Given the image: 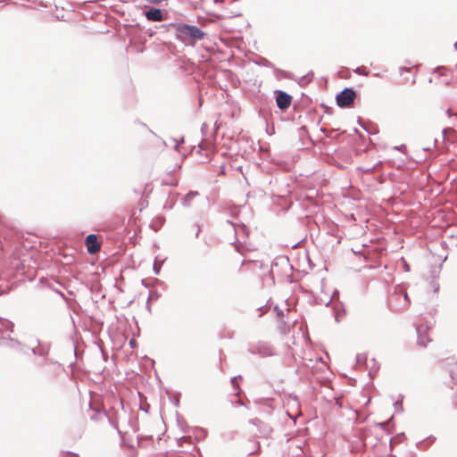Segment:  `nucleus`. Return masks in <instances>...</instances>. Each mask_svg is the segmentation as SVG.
I'll return each instance as SVG.
<instances>
[{"label":"nucleus","instance_id":"680f3d73","mask_svg":"<svg viewBox=\"0 0 457 457\" xmlns=\"http://www.w3.org/2000/svg\"><path fill=\"white\" fill-rule=\"evenodd\" d=\"M454 406L457 408V400L454 401Z\"/></svg>","mask_w":457,"mask_h":457},{"label":"nucleus","instance_id":"dca6fc26","mask_svg":"<svg viewBox=\"0 0 457 457\" xmlns=\"http://www.w3.org/2000/svg\"><path fill=\"white\" fill-rule=\"evenodd\" d=\"M0 323L5 330L10 332L13 331L14 324L11 320L4 318H0Z\"/></svg>","mask_w":457,"mask_h":457},{"label":"nucleus","instance_id":"c03bdc74","mask_svg":"<svg viewBox=\"0 0 457 457\" xmlns=\"http://www.w3.org/2000/svg\"><path fill=\"white\" fill-rule=\"evenodd\" d=\"M129 345H130L131 347H134L136 345V341L134 339H131L129 341Z\"/></svg>","mask_w":457,"mask_h":457},{"label":"nucleus","instance_id":"cd10ccee","mask_svg":"<svg viewBox=\"0 0 457 457\" xmlns=\"http://www.w3.org/2000/svg\"><path fill=\"white\" fill-rule=\"evenodd\" d=\"M8 339L10 340L12 346H20L21 345V342L16 338L9 337Z\"/></svg>","mask_w":457,"mask_h":457},{"label":"nucleus","instance_id":"c9c22d12","mask_svg":"<svg viewBox=\"0 0 457 457\" xmlns=\"http://www.w3.org/2000/svg\"><path fill=\"white\" fill-rule=\"evenodd\" d=\"M195 226H196V229H195V232H196V233H195V237H199V234H200V232H201V227H200V225H198V224H196Z\"/></svg>","mask_w":457,"mask_h":457},{"label":"nucleus","instance_id":"09e8293b","mask_svg":"<svg viewBox=\"0 0 457 457\" xmlns=\"http://www.w3.org/2000/svg\"><path fill=\"white\" fill-rule=\"evenodd\" d=\"M374 170V167L369 168L366 170L367 172H371Z\"/></svg>","mask_w":457,"mask_h":457},{"label":"nucleus","instance_id":"13d9d810","mask_svg":"<svg viewBox=\"0 0 457 457\" xmlns=\"http://www.w3.org/2000/svg\"><path fill=\"white\" fill-rule=\"evenodd\" d=\"M337 404H338L339 406H341L340 401H339L338 399H337Z\"/></svg>","mask_w":457,"mask_h":457},{"label":"nucleus","instance_id":"2eb2a0df","mask_svg":"<svg viewBox=\"0 0 457 457\" xmlns=\"http://www.w3.org/2000/svg\"><path fill=\"white\" fill-rule=\"evenodd\" d=\"M165 222V218L162 216L157 217L155 220L151 224L152 228L154 231H158Z\"/></svg>","mask_w":457,"mask_h":457},{"label":"nucleus","instance_id":"f704fd0d","mask_svg":"<svg viewBox=\"0 0 457 457\" xmlns=\"http://www.w3.org/2000/svg\"><path fill=\"white\" fill-rule=\"evenodd\" d=\"M426 441H427L429 445H431V444H433V443L436 441V437H435L434 436H429L426 439Z\"/></svg>","mask_w":457,"mask_h":457},{"label":"nucleus","instance_id":"9d476101","mask_svg":"<svg viewBox=\"0 0 457 457\" xmlns=\"http://www.w3.org/2000/svg\"><path fill=\"white\" fill-rule=\"evenodd\" d=\"M192 434L197 441H202L206 438L208 432L205 428L201 427H194L192 428Z\"/></svg>","mask_w":457,"mask_h":457},{"label":"nucleus","instance_id":"9b49d317","mask_svg":"<svg viewBox=\"0 0 457 457\" xmlns=\"http://www.w3.org/2000/svg\"><path fill=\"white\" fill-rule=\"evenodd\" d=\"M199 195L198 191H189L181 201V204L184 207H189L191 205L192 200Z\"/></svg>","mask_w":457,"mask_h":457},{"label":"nucleus","instance_id":"8fccbe9b","mask_svg":"<svg viewBox=\"0 0 457 457\" xmlns=\"http://www.w3.org/2000/svg\"><path fill=\"white\" fill-rule=\"evenodd\" d=\"M215 4L222 3L224 0H213Z\"/></svg>","mask_w":457,"mask_h":457},{"label":"nucleus","instance_id":"e2e57ef3","mask_svg":"<svg viewBox=\"0 0 457 457\" xmlns=\"http://www.w3.org/2000/svg\"><path fill=\"white\" fill-rule=\"evenodd\" d=\"M180 142L184 143V137H183L180 138Z\"/></svg>","mask_w":457,"mask_h":457},{"label":"nucleus","instance_id":"a19ab883","mask_svg":"<svg viewBox=\"0 0 457 457\" xmlns=\"http://www.w3.org/2000/svg\"><path fill=\"white\" fill-rule=\"evenodd\" d=\"M146 309L149 312H151V302H146Z\"/></svg>","mask_w":457,"mask_h":457},{"label":"nucleus","instance_id":"f3484780","mask_svg":"<svg viewBox=\"0 0 457 457\" xmlns=\"http://www.w3.org/2000/svg\"><path fill=\"white\" fill-rule=\"evenodd\" d=\"M249 422L256 427L264 426L263 432L269 433L271 431L270 428L265 425L260 419L255 418L249 420Z\"/></svg>","mask_w":457,"mask_h":457},{"label":"nucleus","instance_id":"58836bf2","mask_svg":"<svg viewBox=\"0 0 457 457\" xmlns=\"http://www.w3.org/2000/svg\"><path fill=\"white\" fill-rule=\"evenodd\" d=\"M165 183L169 184L170 186H174V187L178 185V181H172V180H170V182L167 181Z\"/></svg>","mask_w":457,"mask_h":457},{"label":"nucleus","instance_id":"c756f323","mask_svg":"<svg viewBox=\"0 0 457 457\" xmlns=\"http://www.w3.org/2000/svg\"><path fill=\"white\" fill-rule=\"evenodd\" d=\"M258 64H262L263 66H266V67H271L272 66V63L267 60V59H262L261 62H258Z\"/></svg>","mask_w":457,"mask_h":457},{"label":"nucleus","instance_id":"49530a36","mask_svg":"<svg viewBox=\"0 0 457 457\" xmlns=\"http://www.w3.org/2000/svg\"><path fill=\"white\" fill-rule=\"evenodd\" d=\"M184 440H187V438L186 437H181V438H179V442H181V441H184ZM179 445L181 446L182 445L181 443H179Z\"/></svg>","mask_w":457,"mask_h":457},{"label":"nucleus","instance_id":"a878e982","mask_svg":"<svg viewBox=\"0 0 457 457\" xmlns=\"http://www.w3.org/2000/svg\"><path fill=\"white\" fill-rule=\"evenodd\" d=\"M179 194H176L174 198L172 200H170V202L167 201L164 205H163V208L166 209V210H171L175 204V201H176V196L178 195Z\"/></svg>","mask_w":457,"mask_h":457},{"label":"nucleus","instance_id":"b1692460","mask_svg":"<svg viewBox=\"0 0 457 457\" xmlns=\"http://www.w3.org/2000/svg\"><path fill=\"white\" fill-rule=\"evenodd\" d=\"M395 295L396 296H398V297L403 296V301H404V303H403V307H405V306H407L409 304L410 299H409V295H408V294L406 292L395 293Z\"/></svg>","mask_w":457,"mask_h":457},{"label":"nucleus","instance_id":"393cba45","mask_svg":"<svg viewBox=\"0 0 457 457\" xmlns=\"http://www.w3.org/2000/svg\"><path fill=\"white\" fill-rule=\"evenodd\" d=\"M162 262H161L160 263L157 262V259H155L154 262V266H153V270L154 272L155 275H159L160 272H161V267L162 265Z\"/></svg>","mask_w":457,"mask_h":457},{"label":"nucleus","instance_id":"5fc2aeb1","mask_svg":"<svg viewBox=\"0 0 457 457\" xmlns=\"http://www.w3.org/2000/svg\"><path fill=\"white\" fill-rule=\"evenodd\" d=\"M434 289H435V291H437L439 289V285H436V287H434Z\"/></svg>","mask_w":457,"mask_h":457},{"label":"nucleus","instance_id":"473e14b6","mask_svg":"<svg viewBox=\"0 0 457 457\" xmlns=\"http://www.w3.org/2000/svg\"><path fill=\"white\" fill-rule=\"evenodd\" d=\"M446 114L448 115V117H453V116H455L457 118V112L454 113L451 108H448L446 110Z\"/></svg>","mask_w":457,"mask_h":457},{"label":"nucleus","instance_id":"1a4fd4ad","mask_svg":"<svg viewBox=\"0 0 457 457\" xmlns=\"http://www.w3.org/2000/svg\"><path fill=\"white\" fill-rule=\"evenodd\" d=\"M89 408L93 411V414L91 415L90 419L94 421H99L102 420L104 416L103 412L106 411L104 410L100 404L96 405V403H93L92 402L89 403Z\"/></svg>","mask_w":457,"mask_h":457},{"label":"nucleus","instance_id":"f8f14e48","mask_svg":"<svg viewBox=\"0 0 457 457\" xmlns=\"http://www.w3.org/2000/svg\"><path fill=\"white\" fill-rule=\"evenodd\" d=\"M235 236L237 237V241L238 242L240 238L245 237L248 233V229L245 224H239L237 227H235Z\"/></svg>","mask_w":457,"mask_h":457},{"label":"nucleus","instance_id":"f03ea898","mask_svg":"<svg viewBox=\"0 0 457 457\" xmlns=\"http://www.w3.org/2000/svg\"><path fill=\"white\" fill-rule=\"evenodd\" d=\"M356 98V92L353 87H345L336 96V102L340 108L351 107Z\"/></svg>","mask_w":457,"mask_h":457},{"label":"nucleus","instance_id":"ea45409f","mask_svg":"<svg viewBox=\"0 0 457 457\" xmlns=\"http://www.w3.org/2000/svg\"><path fill=\"white\" fill-rule=\"evenodd\" d=\"M37 351H38V346L37 347H34V348L31 349V352H32L33 354L38 355Z\"/></svg>","mask_w":457,"mask_h":457},{"label":"nucleus","instance_id":"a18cd8bd","mask_svg":"<svg viewBox=\"0 0 457 457\" xmlns=\"http://www.w3.org/2000/svg\"><path fill=\"white\" fill-rule=\"evenodd\" d=\"M450 377H451V379L453 381L454 380V377H453V370H450Z\"/></svg>","mask_w":457,"mask_h":457},{"label":"nucleus","instance_id":"864d4df0","mask_svg":"<svg viewBox=\"0 0 457 457\" xmlns=\"http://www.w3.org/2000/svg\"><path fill=\"white\" fill-rule=\"evenodd\" d=\"M404 269H406L407 270H410V268H409V264L405 263Z\"/></svg>","mask_w":457,"mask_h":457},{"label":"nucleus","instance_id":"de8ad7c7","mask_svg":"<svg viewBox=\"0 0 457 457\" xmlns=\"http://www.w3.org/2000/svg\"><path fill=\"white\" fill-rule=\"evenodd\" d=\"M175 150L178 151V152L179 151V142H177L176 145H175Z\"/></svg>","mask_w":457,"mask_h":457},{"label":"nucleus","instance_id":"4be33fe9","mask_svg":"<svg viewBox=\"0 0 457 457\" xmlns=\"http://www.w3.org/2000/svg\"><path fill=\"white\" fill-rule=\"evenodd\" d=\"M313 76V72L311 71L307 75H304L300 78L298 84L303 87V85L307 84L311 80V77Z\"/></svg>","mask_w":457,"mask_h":457},{"label":"nucleus","instance_id":"aec40b11","mask_svg":"<svg viewBox=\"0 0 457 457\" xmlns=\"http://www.w3.org/2000/svg\"><path fill=\"white\" fill-rule=\"evenodd\" d=\"M167 394H168V397H169V400L170 401V403L175 407H179V395H173L171 393H167Z\"/></svg>","mask_w":457,"mask_h":457},{"label":"nucleus","instance_id":"0eeeda50","mask_svg":"<svg viewBox=\"0 0 457 457\" xmlns=\"http://www.w3.org/2000/svg\"><path fill=\"white\" fill-rule=\"evenodd\" d=\"M85 244L87 245V252L91 254L96 253L101 248V245L97 240V236L95 234L87 235L85 239Z\"/></svg>","mask_w":457,"mask_h":457},{"label":"nucleus","instance_id":"bb28decb","mask_svg":"<svg viewBox=\"0 0 457 457\" xmlns=\"http://www.w3.org/2000/svg\"><path fill=\"white\" fill-rule=\"evenodd\" d=\"M238 378H241V376H240V375H239V376H237V377L232 378L230 381H231V384H232V386H233L234 389H235L236 391H237V392H240V391H241V389H240V387L237 385V380Z\"/></svg>","mask_w":457,"mask_h":457},{"label":"nucleus","instance_id":"4468645a","mask_svg":"<svg viewBox=\"0 0 457 457\" xmlns=\"http://www.w3.org/2000/svg\"><path fill=\"white\" fill-rule=\"evenodd\" d=\"M37 346H38V351H37L38 355L39 356L47 355L49 353V350H50V345L49 344L41 345V342L38 339H37Z\"/></svg>","mask_w":457,"mask_h":457},{"label":"nucleus","instance_id":"bf43d9fd","mask_svg":"<svg viewBox=\"0 0 457 457\" xmlns=\"http://www.w3.org/2000/svg\"><path fill=\"white\" fill-rule=\"evenodd\" d=\"M237 403L241 405H244V403L241 400H239Z\"/></svg>","mask_w":457,"mask_h":457},{"label":"nucleus","instance_id":"7c9ffc66","mask_svg":"<svg viewBox=\"0 0 457 457\" xmlns=\"http://www.w3.org/2000/svg\"><path fill=\"white\" fill-rule=\"evenodd\" d=\"M274 309H275V311H276V312H277V316H278V318H281V317H283V316H284V312H283V310H281L278 305H276Z\"/></svg>","mask_w":457,"mask_h":457},{"label":"nucleus","instance_id":"0e129e2a","mask_svg":"<svg viewBox=\"0 0 457 457\" xmlns=\"http://www.w3.org/2000/svg\"><path fill=\"white\" fill-rule=\"evenodd\" d=\"M272 265H277V262H271V266H272Z\"/></svg>","mask_w":457,"mask_h":457},{"label":"nucleus","instance_id":"ddd939ff","mask_svg":"<svg viewBox=\"0 0 457 457\" xmlns=\"http://www.w3.org/2000/svg\"><path fill=\"white\" fill-rule=\"evenodd\" d=\"M275 75L278 79H294V74L281 69H275Z\"/></svg>","mask_w":457,"mask_h":457},{"label":"nucleus","instance_id":"2f4dec72","mask_svg":"<svg viewBox=\"0 0 457 457\" xmlns=\"http://www.w3.org/2000/svg\"><path fill=\"white\" fill-rule=\"evenodd\" d=\"M63 457H79V453L73 452H66Z\"/></svg>","mask_w":457,"mask_h":457},{"label":"nucleus","instance_id":"412c9836","mask_svg":"<svg viewBox=\"0 0 457 457\" xmlns=\"http://www.w3.org/2000/svg\"><path fill=\"white\" fill-rule=\"evenodd\" d=\"M160 297H161V294L157 290L153 289L149 292L147 300H148V302L156 301Z\"/></svg>","mask_w":457,"mask_h":457},{"label":"nucleus","instance_id":"4d7b16f0","mask_svg":"<svg viewBox=\"0 0 457 457\" xmlns=\"http://www.w3.org/2000/svg\"><path fill=\"white\" fill-rule=\"evenodd\" d=\"M224 170H225V167H224V166H222V170H220V172H221V173H224Z\"/></svg>","mask_w":457,"mask_h":457},{"label":"nucleus","instance_id":"f257e3e1","mask_svg":"<svg viewBox=\"0 0 457 457\" xmlns=\"http://www.w3.org/2000/svg\"><path fill=\"white\" fill-rule=\"evenodd\" d=\"M175 29L176 37L186 46H194L196 41L202 40L205 33L195 25L186 23H170Z\"/></svg>","mask_w":457,"mask_h":457},{"label":"nucleus","instance_id":"603ef678","mask_svg":"<svg viewBox=\"0 0 457 457\" xmlns=\"http://www.w3.org/2000/svg\"><path fill=\"white\" fill-rule=\"evenodd\" d=\"M404 269H406L407 270H410V268H409V264L405 263Z\"/></svg>","mask_w":457,"mask_h":457},{"label":"nucleus","instance_id":"72a5a7b5","mask_svg":"<svg viewBox=\"0 0 457 457\" xmlns=\"http://www.w3.org/2000/svg\"><path fill=\"white\" fill-rule=\"evenodd\" d=\"M453 130L450 128H445L443 129L442 133H443V136H444V138H445L446 137V134L449 133V132H453Z\"/></svg>","mask_w":457,"mask_h":457},{"label":"nucleus","instance_id":"c85d7f7f","mask_svg":"<svg viewBox=\"0 0 457 457\" xmlns=\"http://www.w3.org/2000/svg\"><path fill=\"white\" fill-rule=\"evenodd\" d=\"M395 408L396 411H403V403L400 401H396L395 403Z\"/></svg>","mask_w":457,"mask_h":457},{"label":"nucleus","instance_id":"20e7f679","mask_svg":"<svg viewBox=\"0 0 457 457\" xmlns=\"http://www.w3.org/2000/svg\"><path fill=\"white\" fill-rule=\"evenodd\" d=\"M274 95L276 104L279 110L286 111L290 107L293 99L292 96L280 89L275 90Z\"/></svg>","mask_w":457,"mask_h":457},{"label":"nucleus","instance_id":"e433bc0d","mask_svg":"<svg viewBox=\"0 0 457 457\" xmlns=\"http://www.w3.org/2000/svg\"><path fill=\"white\" fill-rule=\"evenodd\" d=\"M363 357L361 354L356 355L357 363H361L362 361Z\"/></svg>","mask_w":457,"mask_h":457},{"label":"nucleus","instance_id":"3c124183","mask_svg":"<svg viewBox=\"0 0 457 457\" xmlns=\"http://www.w3.org/2000/svg\"><path fill=\"white\" fill-rule=\"evenodd\" d=\"M321 131H322L323 133H325L328 137H329V135H328V134H327V130H326V129H321Z\"/></svg>","mask_w":457,"mask_h":457},{"label":"nucleus","instance_id":"5701e85b","mask_svg":"<svg viewBox=\"0 0 457 457\" xmlns=\"http://www.w3.org/2000/svg\"><path fill=\"white\" fill-rule=\"evenodd\" d=\"M353 71L362 76H368L370 74V71L365 66L357 67Z\"/></svg>","mask_w":457,"mask_h":457},{"label":"nucleus","instance_id":"6e6d98bb","mask_svg":"<svg viewBox=\"0 0 457 457\" xmlns=\"http://www.w3.org/2000/svg\"><path fill=\"white\" fill-rule=\"evenodd\" d=\"M424 151H430L431 150V147H426V148H423Z\"/></svg>","mask_w":457,"mask_h":457},{"label":"nucleus","instance_id":"a211bd4d","mask_svg":"<svg viewBox=\"0 0 457 457\" xmlns=\"http://www.w3.org/2000/svg\"><path fill=\"white\" fill-rule=\"evenodd\" d=\"M104 416L107 418L110 425L118 430V421L117 419L110 414V411H104Z\"/></svg>","mask_w":457,"mask_h":457},{"label":"nucleus","instance_id":"423d86ee","mask_svg":"<svg viewBox=\"0 0 457 457\" xmlns=\"http://www.w3.org/2000/svg\"><path fill=\"white\" fill-rule=\"evenodd\" d=\"M431 327V322L427 323L426 325L421 324L417 326V343L420 346L426 347L428 343L430 342V338L428 337V331Z\"/></svg>","mask_w":457,"mask_h":457},{"label":"nucleus","instance_id":"6ab92c4d","mask_svg":"<svg viewBox=\"0 0 457 457\" xmlns=\"http://www.w3.org/2000/svg\"><path fill=\"white\" fill-rule=\"evenodd\" d=\"M335 312H336V315H335V320L337 322H339V316H340V313L342 312L343 314H345V310L343 308V304L341 303H337L335 307Z\"/></svg>","mask_w":457,"mask_h":457},{"label":"nucleus","instance_id":"6e6552de","mask_svg":"<svg viewBox=\"0 0 457 457\" xmlns=\"http://www.w3.org/2000/svg\"><path fill=\"white\" fill-rule=\"evenodd\" d=\"M38 284L42 287H46V288H49L51 290H53L54 292H55L56 294L60 295L63 299H65V295L64 294L60 291L55 286L58 284L57 281L54 280V279H48V278H41L38 281Z\"/></svg>","mask_w":457,"mask_h":457},{"label":"nucleus","instance_id":"39448f33","mask_svg":"<svg viewBox=\"0 0 457 457\" xmlns=\"http://www.w3.org/2000/svg\"><path fill=\"white\" fill-rule=\"evenodd\" d=\"M167 12L160 8L147 7L144 9V15L149 21H162L166 19Z\"/></svg>","mask_w":457,"mask_h":457},{"label":"nucleus","instance_id":"37998d69","mask_svg":"<svg viewBox=\"0 0 457 457\" xmlns=\"http://www.w3.org/2000/svg\"><path fill=\"white\" fill-rule=\"evenodd\" d=\"M359 123H360L361 127L364 130H366V131L370 132V131H369V129H368V128H367L364 124L361 123V121H360V120H359Z\"/></svg>","mask_w":457,"mask_h":457},{"label":"nucleus","instance_id":"7ed1b4c3","mask_svg":"<svg viewBox=\"0 0 457 457\" xmlns=\"http://www.w3.org/2000/svg\"><path fill=\"white\" fill-rule=\"evenodd\" d=\"M247 351L251 354H258L262 358L274 355L272 345L270 343L263 341L249 344Z\"/></svg>","mask_w":457,"mask_h":457},{"label":"nucleus","instance_id":"79ce46f5","mask_svg":"<svg viewBox=\"0 0 457 457\" xmlns=\"http://www.w3.org/2000/svg\"><path fill=\"white\" fill-rule=\"evenodd\" d=\"M258 310H260V311H262V312L260 314V316H262V315L264 313L265 310H266V306L259 307V308H258Z\"/></svg>","mask_w":457,"mask_h":457},{"label":"nucleus","instance_id":"4c0bfd02","mask_svg":"<svg viewBox=\"0 0 457 457\" xmlns=\"http://www.w3.org/2000/svg\"><path fill=\"white\" fill-rule=\"evenodd\" d=\"M226 222H227V224L232 226L234 229H235V227H237V224L234 223L233 221H231L229 220H228Z\"/></svg>","mask_w":457,"mask_h":457},{"label":"nucleus","instance_id":"052dcab7","mask_svg":"<svg viewBox=\"0 0 457 457\" xmlns=\"http://www.w3.org/2000/svg\"><path fill=\"white\" fill-rule=\"evenodd\" d=\"M454 48L457 50V41L454 43Z\"/></svg>","mask_w":457,"mask_h":457}]
</instances>
